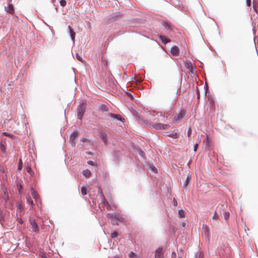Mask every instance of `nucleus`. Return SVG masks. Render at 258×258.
I'll return each instance as SVG.
<instances>
[{"label":"nucleus","instance_id":"4","mask_svg":"<svg viewBox=\"0 0 258 258\" xmlns=\"http://www.w3.org/2000/svg\"><path fill=\"white\" fill-rule=\"evenodd\" d=\"M168 126L167 124H163L160 123H154L152 125V127L156 130H166Z\"/></svg>","mask_w":258,"mask_h":258},{"label":"nucleus","instance_id":"23","mask_svg":"<svg viewBox=\"0 0 258 258\" xmlns=\"http://www.w3.org/2000/svg\"><path fill=\"white\" fill-rule=\"evenodd\" d=\"M0 149H1L2 151L5 153L6 151V147L3 144L2 142H0Z\"/></svg>","mask_w":258,"mask_h":258},{"label":"nucleus","instance_id":"44","mask_svg":"<svg viewBox=\"0 0 258 258\" xmlns=\"http://www.w3.org/2000/svg\"><path fill=\"white\" fill-rule=\"evenodd\" d=\"M18 222L20 223V224H22L23 223V220L21 218H19L18 219Z\"/></svg>","mask_w":258,"mask_h":258},{"label":"nucleus","instance_id":"5","mask_svg":"<svg viewBox=\"0 0 258 258\" xmlns=\"http://www.w3.org/2000/svg\"><path fill=\"white\" fill-rule=\"evenodd\" d=\"M11 2L12 0H8V5L7 7H5V11L8 13L13 14L14 13L15 11L13 5L11 4Z\"/></svg>","mask_w":258,"mask_h":258},{"label":"nucleus","instance_id":"52","mask_svg":"<svg viewBox=\"0 0 258 258\" xmlns=\"http://www.w3.org/2000/svg\"><path fill=\"white\" fill-rule=\"evenodd\" d=\"M206 229H207V231H206V232H207V234H209V230H208V227H207V228H206Z\"/></svg>","mask_w":258,"mask_h":258},{"label":"nucleus","instance_id":"36","mask_svg":"<svg viewBox=\"0 0 258 258\" xmlns=\"http://www.w3.org/2000/svg\"><path fill=\"white\" fill-rule=\"evenodd\" d=\"M191 129L189 128L187 131V136L189 137L191 135Z\"/></svg>","mask_w":258,"mask_h":258},{"label":"nucleus","instance_id":"2","mask_svg":"<svg viewBox=\"0 0 258 258\" xmlns=\"http://www.w3.org/2000/svg\"><path fill=\"white\" fill-rule=\"evenodd\" d=\"M85 108L83 105H79L78 107V117L81 119L85 112Z\"/></svg>","mask_w":258,"mask_h":258},{"label":"nucleus","instance_id":"7","mask_svg":"<svg viewBox=\"0 0 258 258\" xmlns=\"http://www.w3.org/2000/svg\"><path fill=\"white\" fill-rule=\"evenodd\" d=\"M155 258H163V249L162 248H158L155 251Z\"/></svg>","mask_w":258,"mask_h":258},{"label":"nucleus","instance_id":"41","mask_svg":"<svg viewBox=\"0 0 258 258\" xmlns=\"http://www.w3.org/2000/svg\"><path fill=\"white\" fill-rule=\"evenodd\" d=\"M198 146V144H196L194 146V151H196L197 150V147Z\"/></svg>","mask_w":258,"mask_h":258},{"label":"nucleus","instance_id":"10","mask_svg":"<svg viewBox=\"0 0 258 258\" xmlns=\"http://www.w3.org/2000/svg\"><path fill=\"white\" fill-rule=\"evenodd\" d=\"M170 53L173 56H177L179 53V48L176 46H173L170 49Z\"/></svg>","mask_w":258,"mask_h":258},{"label":"nucleus","instance_id":"33","mask_svg":"<svg viewBox=\"0 0 258 258\" xmlns=\"http://www.w3.org/2000/svg\"><path fill=\"white\" fill-rule=\"evenodd\" d=\"M117 236V233L116 232H114L111 234V237L113 238H116Z\"/></svg>","mask_w":258,"mask_h":258},{"label":"nucleus","instance_id":"14","mask_svg":"<svg viewBox=\"0 0 258 258\" xmlns=\"http://www.w3.org/2000/svg\"><path fill=\"white\" fill-rule=\"evenodd\" d=\"M107 217L111 220H112V222L113 224H118L117 222H114L113 219L116 217V215L115 214H107Z\"/></svg>","mask_w":258,"mask_h":258},{"label":"nucleus","instance_id":"43","mask_svg":"<svg viewBox=\"0 0 258 258\" xmlns=\"http://www.w3.org/2000/svg\"><path fill=\"white\" fill-rule=\"evenodd\" d=\"M87 163L90 165H92L93 164V162L92 161H88Z\"/></svg>","mask_w":258,"mask_h":258},{"label":"nucleus","instance_id":"39","mask_svg":"<svg viewBox=\"0 0 258 258\" xmlns=\"http://www.w3.org/2000/svg\"><path fill=\"white\" fill-rule=\"evenodd\" d=\"M21 162V160H20L19 165L18 166V169L21 170L22 168V164H20V162Z\"/></svg>","mask_w":258,"mask_h":258},{"label":"nucleus","instance_id":"11","mask_svg":"<svg viewBox=\"0 0 258 258\" xmlns=\"http://www.w3.org/2000/svg\"><path fill=\"white\" fill-rule=\"evenodd\" d=\"M109 116H110L112 118H113L114 119H116L117 120H120L121 121H123L124 120V119L122 118L120 115L114 114V113H110Z\"/></svg>","mask_w":258,"mask_h":258},{"label":"nucleus","instance_id":"55","mask_svg":"<svg viewBox=\"0 0 258 258\" xmlns=\"http://www.w3.org/2000/svg\"><path fill=\"white\" fill-rule=\"evenodd\" d=\"M178 258H182V257H178Z\"/></svg>","mask_w":258,"mask_h":258},{"label":"nucleus","instance_id":"16","mask_svg":"<svg viewBox=\"0 0 258 258\" xmlns=\"http://www.w3.org/2000/svg\"><path fill=\"white\" fill-rule=\"evenodd\" d=\"M186 68L188 69L190 71H192V64L191 61H187L185 63Z\"/></svg>","mask_w":258,"mask_h":258},{"label":"nucleus","instance_id":"53","mask_svg":"<svg viewBox=\"0 0 258 258\" xmlns=\"http://www.w3.org/2000/svg\"><path fill=\"white\" fill-rule=\"evenodd\" d=\"M86 141V139L84 138L82 139L83 142H85Z\"/></svg>","mask_w":258,"mask_h":258},{"label":"nucleus","instance_id":"47","mask_svg":"<svg viewBox=\"0 0 258 258\" xmlns=\"http://www.w3.org/2000/svg\"><path fill=\"white\" fill-rule=\"evenodd\" d=\"M31 170V169L30 167H28L27 168V171L28 172H30Z\"/></svg>","mask_w":258,"mask_h":258},{"label":"nucleus","instance_id":"38","mask_svg":"<svg viewBox=\"0 0 258 258\" xmlns=\"http://www.w3.org/2000/svg\"><path fill=\"white\" fill-rule=\"evenodd\" d=\"M173 203L174 206H177V202L175 199H173Z\"/></svg>","mask_w":258,"mask_h":258},{"label":"nucleus","instance_id":"48","mask_svg":"<svg viewBox=\"0 0 258 258\" xmlns=\"http://www.w3.org/2000/svg\"><path fill=\"white\" fill-rule=\"evenodd\" d=\"M216 213L215 212L214 215H213V217H212V219H214L216 218Z\"/></svg>","mask_w":258,"mask_h":258},{"label":"nucleus","instance_id":"8","mask_svg":"<svg viewBox=\"0 0 258 258\" xmlns=\"http://www.w3.org/2000/svg\"><path fill=\"white\" fill-rule=\"evenodd\" d=\"M30 222L32 228V230L34 232H37L39 230V228L35 220L30 219Z\"/></svg>","mask_w":258,"mask_h":258},{"label":"nucleus","instance_id":"31","mask_svg":"<svg viewBox=\"0 0 258 258\" xmlns=\"http://www.w3.org/2000/svg\"><path fill=\"white\" fill-rule=\"evenodd\" d=\"M101 109L104 111H106L107 110V107L105 105H101Z\"/></svg>","mask_w":258,"mask_h":258},{"label":"nucleus","instance_id":"3","mask_svg":"<svg viewBox=\"0 0 258 258\" xmlns=\"http://www.w3.org/2000/svg\"><path fill=\"white\" fill-rule=\"evenodd\" d=\"M185 115V111L183 110H181L177 115L174 116V119L176 122H179L184 117Z\"/></svg>","mask_w":258,"mask_h":258},{"label":"nucleus","instance_id":"22","mask_svg":"<svg viewBox=\"0 0 258 258\" xmlns=\"http://www.w3.org/2000/svg\"><path fill=\"white\" fill-rule=\"evenodd\" d=\"M224 218L226 221H227L230 217V213L228 211H225L223 214Z\"/></svg>","mask_w":258,"mask_h":258},{"label":"nucleus","instance_id":"19","mask_svg":"<svg viewBox=\"0 0 258 258\" xmlns=\"http://www.w3.org/2000/svg\"><path fill=\"white\" fill-rule=\"evenodd\" d=\"M82 174L85 177H88L91 175V172L89 170L86 169L83 171Z\"/></svg>","mask_w":258,"mask_h":258},{"label":"nucleus","instance_id":"49","mask_svg":"<svg viewBox=\"0 0 258 258\" xmlns=\"http://www.w3.org/2000/svg\"><path fill=\"white\" fill-rule=\"evenodd\" d=\"M187 179H188V177H187L185 182L183 184V186H186Z\"/></svg>","mask_w":258,"mask_h":258},{"label":"nucleus","instance_id":"34","mask_svg":"<svg viewBox=\"0 0 258 258\" xmlns=\"http://www.w3.org/2000/svg\"><path fill=\"white\" fill-rule=\"evenodd\" d=\"M128 256L131 258H134V256H135V253L131 252L129 253Z\"/></svg>","mask_w":258,"mask_h":258},{"label":"nucleus","instance_id":"51","mask_svg":"<svg viewBox=\"0 0 258 258\" xmlns=\"http://www.w3.org/2000/svg\"><path fill=\"white\" fill-rule=\"evenodd\" d=\"M29 204H30L31 205H33V201L32 200H31L29 202Z\"/></svg>","mask_w":258,"mask_h":258},{"label":"nucleus","instance_id":"37","mask_svg":"<svg viewBox=\"0 0 258 258\" xmlns=\"http://www.w3.org/2000/svg\"><path fill=\"white\" fill-rule=\"evenodd\" d=\"M171 257L172 258H176V254L175 252H173L171 254Z\"/></svg>","mask_w":258,"mask_h":258},{"label":"nucleus","instance_id":"24","mask_svg":"<svg viewBox=\"0 0 258 258\" xmlns=\"http://www.w3.org/2000/svg\"><path fill=\"white\" fill-rule=\"evenodd\" d=\"M81 193L82 195L84 196L87 194V188L85 187H82L81 188Z\"/></svg>","mask_w":258,"mask_h":258},{"label":"nucleus","instance_id":"30","mask_svg":"<svg viewBox=\"0 0 258 258\" xmlns=\"http://www.w3.org/2000/svg\"><path fill=\"white\" fill-rule=\"evenodd\" d=\"M146 113H147V114H147V116H148V114L150 115H151L152 116H154L155 115L154 114V111L152 112V111H149L148 112H147Z\"/></svg>","mask_w":258,"mask_h":258},{"label":"nucleus","instance_id":"32","mask_svg":"<svg viewBox=\"0 0 258 258\" xmlns=\"http://www.w3.org/2000/svg\"><path fill=\"white\" fill-rule=\"evenodd\" d=\"M150 168L153 172L154 173H157V169L154 166H151Z\"/></svg>","mask_w":258,"mask_h":258},{"label":"nucleus","instance_id":"13","mask_svg":"<svg viewBox=\"0 0 258 258\" xmlns=\"http://www.w3.org/2000/svg\"><path fill=\"white\" fill-rule=\"evenodd\" d=\"M159 38L163 43L164 44H167L168 42H170V39L166 37L163 35H160Z\"/></svg>","mask_w":258,"mask_h":258},{"label":"nucleus","instance_id":"40","mask_svg":"<svg viewBox=\"0 0 258 258\" xmlns=\"http://www.w3.org/2000/svg\"><path fill=\"white\" fill-rule=\"evenodd\" d=\"M5 198H5V199L6 201L8 200V199H9V196H8V194H7L5 192Z\"/></svg>","mask_w":258,"mask_h":258},{"label":"nucleus","instance_id":"28","mask_svg":"<svg viewBox=\"0 0 258 258\" xmlns=\"http://www.w3.org/2000/svg\"><path fill=\"white\" fill-rule=\"evenodd\" d=\"M138 153H139V155L141 157H142L143 158H144V157H145V153H144V152L143 151H142L141 150L139 149L138 150Z\"/></svg>","mask_w":258,"mask_h":258},{"label":"nucleus","instance_id":"17","mask_svg":"<svg viewBox=\"0 0 258 258\" xmlns=\"http://www.w3.org/2000/svg\"><path fill=\"white\" fill-rule=\"evenodd\" d=\"M100 137L102 138V140L103 142L105 144H106L107 143V139L106 135L104 133L101 132L100 133Z\"/></svg>","mask_w":258,"mask_h":258},{"label":"nucleus","instance_id":"50","mask_svg":"<svg viewBox=\"0 0 258 258\" xmlns=\"http://www.w3.org/2000/svg\"><path fill=\"white\" fill-rule=\"evenodd\" d=\"M3 217L0 215V222H1L3 220Z\"/></svg>","mask_w":258,"mask_h":258},{"label":"nucleus","instance_id":"27","mask_svg":"<svg viewBox=\"0 0 258 258\" xmlns=\"http://www.w3.org/2000/svg\"><path fill=\"white\" fill-rule=\"evenodd\" d=\"M155 115H157L158 116H159V117H160L161 118V119H160L159 118L158 119V121L162 120V119L164 118V115L162 114V113L158 112Z\"/></svg>","mask_w":258,"mask_h":258},{"label":"nucleus","instance_id":"18","mask_svg":"<svg viewBox=\"0 0 258 258\" xmlns=\"http://www.w3.org/2000/svg\"><path fill=\"white\" fill-rule=\"evenodd\" d=\"M163 25L167 29H168V30L171 29V24L167 21H164L163 23Z\"/></svg>","mask_w":258,"mask_h":258},{"label":"nucleus","instance_id":"26","mask_svg":"<svg viewBox=\"0 0 258 258\" xmlns=\"http://www.w3.org/2000/svg\"><path fill=\"white\" fill-rule=\"evenodd\" d=\"M115 215H116V217L114 219H115L119 221H121V222L123 221L124 219L122 217H121L120 216H119L118 214H115Z\"/></svg>","mask_w":258,"mask_h":258},{"label":"nucleus","instance_id":"35","mask_svg":"<svg viewBox=\"0 0 258 258\" xmlns=\"http://www.w3.org/2000/svg\"><path fill=\"white\" fill-rule=\"evenodd\" d=\"M197 95L198 99H199L200 95V92H199V90L198 87H197Z\"/></svg>","mask_w":258,"mask_h":258},{"label":"nucleus","instance_id":"21","mask_svg":"<svg viewBox=\"0 0 258 258\" xmlns=\"http://www.w3.org/2000/svg\"><path fill=\"white\" fill-rule=\"evenodd\" d=\"M178 216L179 218L184 217L185 212L182 210H179L178 212Z\"/></svg>","mask_w":258,"mask_h":258},{"label":"nucleus","instance_id":"45","mask_svg":"<svg viewBox=\"0 0 258 258\" xmlns=\"http://www.w3.org/2000/svg\"><path fill=\"white\" fill-rule=\"evenodd\" d=\"M185 224H185V223L184 222H182L181 223V226H182L183 227H185Z\"/></svg>","mask_w":258,"mask_h":258},{"label":"nucleus","instance_id":"46","mask_svg":"<svg viewBox=\"0 0 258 258\" xmlns=\"http://www.w3.org/2000/svg\"><path fill=\"white\" fill-rule=\"evenodd\" d=\"M247 4L248 6L250 5V1L249 0H247Z\"/></svg>","mask_w":258,"mask_h":258},{"label":"nucleus","instance_id":"15","mask_svg":"<svg viewBox=\"0 0 258 258\" xmlns=\"http://www.w3.org/2000/svg\"><path fill=\"white\" fill-rule=\"evenodd\" d=\"M31 195L33 197V198L35 200V201L37 202L39 200V196L38 194L36 193V192L34 190L33 188H32L31 189Z\"/></svg>","mask_w":258,"mask_h":258},{"label":"nucleus","instance_id":"6","mask_svg":"<svg viewBox=\"0 0 258 258\" xmlns=\"http://www.w3.org/2000/svg\"><path fill=\"white\" fill-rule=\"evenodd\" d=\"M166 136L172 137L174 139H177L178 138V133L177 130H174L172 132L166 133Z\"/></svg>","mask_w":258,"mask_h":258},{"label":"nucleus","instance_id":"1","mask_svg":"<svg viewBox=\"0 0 258 258\" xmlns=\"http://www.w3.org/2000/svg\"><path fill=\"white\" fill-rule=\"evenodd\" d=\"M101 204L103 208H104V207H106L108 211L111 210L110 205L109 204L108 202L105 200V198L102 194H101Z\"/></svg>","mask_w":258,"mask_h":258},{"label":"nucleus","instance_id":"54","mask_svg":"<svg viewBox=\"0 0 258 258\" xmlns=\"http://www.w3.org/2000/svg\"><path fill=\"white\" fill-rule=\"evenodd\" d=\"M19 208H20V209H22V205H19Z\"/></svg>","mask_w":258,"mask_h":258},{"label":"nucleus","instance_id":"12","mask_svg":"<svg viewBox=\"0 0 258 258\" xmlns=\"http://www.w3.org/2000/svg\"><path fill=\"white\" fill-rule=\"evenodd\" d=\"M69 29V33L70 35L71 38V39L73 42L75 41V32L73 31V29L70 26H68Z\"/></svg>","mask_w":258,"mask_h":258},{"label":"nucleus","instance_id":"9","mask_svg":"<svg viewBox=\"0 0 258 258\" xmlns=\"http://www.w3.org/2000/svg\"><path fill=\"white\" fill-rule=\"evenodd\" d=\"M77 136H78L77 132H74L70 135V142L73 146L75 145V139L77 138Z\"/></svg>","mask_w":258,"mask_h":258},{"label":"nucleus","instance_id":"20","mask_svg":"<svg viewBox=\"0 0 258 258\" xmlns=\"http://www.w3.org/2000/svg\"><path fill=\"white\" fill-rule=\"evenodd\" d=\"M131 112L137 120H140L139 114L135 109H132Z\"/></svg>","mask_w":258,"mask_h":258},{"label":"nucleus","instance_id":"29","mask_svg":"<svg viewBox=\"0 0 258 258\" xmlns=\"http://www.w3.org/2000/svg\"><path fill=\"white\" fill-rule=\"evenodd\" d=\"M60 4L61 6L64 7L66 5V2L64 0H61L60 1Z\"/></svg>","mask_w":258,"mask_h":258},{"label":"nucleus","instance_id":"25","mask_svg":"<svg viewBox=\"0 0 258 258\" xmlns=\"http://www.w3.org/2000/svg\"><path fill=\"white\" fill-rule=\"evenodd\" d=\"M76 57L77 58V59L81 61V62H84V60L83 59L82 57L81 56H80L78 53H77L76 55Z\"/></svg>","mask_w":258,"mask_h":258},{"label":"nucleus","instance_id":"42","mask_svg":"<svg viewBox=\"0 0 258 258\" xmlns=\"http://www.w3.org/2000/svg\"><path fill=\"white\" fill-rule=\"evenodd\" d=\"M31 200V197L30 196H28L27 197V201L29 203Z\"/></svg>","mask_w":258,"mask_h":258}]
</instances>
